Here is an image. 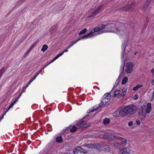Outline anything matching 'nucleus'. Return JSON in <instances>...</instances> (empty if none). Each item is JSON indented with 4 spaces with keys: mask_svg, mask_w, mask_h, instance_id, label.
<instances>
[{
    "mask_svg": "<svg viewBox=\"0 0 154 154\" xmlns=\"http://www.w3.org/2000/svg\"><path fill=\"white\" fill-rule=\"evenodd\" d=\"M119 79H118L117 80H116V82L115 83L114 87H116L117 86L118 83H119Z\"/></svg>",
    "mask_w": 154,
    "mask_h": 154,
    "instance_id": "obj_41",
    "label": "nucleus"
},
{
    "mask_svg": "<svg viewBox=\"0 0 154 154\" xmlns=\"http://www.w3.org/2000/svg\"><path fill=\"white\" fill-rule=\"evenodd\" d=\"M124 66L125 63H124L123 64H122L121 66V69L120 70V73L119 77L122 74V73L124 72Z\"/></svg>",
    "mask_w": 154,
    "mask_h": 154,
    "instance_id": "obj_22",
    "label": "nucleus"
},
{
    "mask_svg": "<svg viewBox=\"0 0 154 154\" xmlns=\"http://www.w3.org/2000/svg\"><path fill=\"white\" fill-rule=\"evenodd\" d=\"M106 26V25H102L101 26L97 27L94 29H92L91 30V32H92L93 35H96L97 34H101L104 32H105V31L99 32L97 33H94L98 32L100 30H101L104 29L105 28Z\"/></svg>",
    "mask_w": 154,
    "mask_h": 154,
    "instance_id": "obj_3",
    "label": "nucleus"
},
{
    "mask_svg": "<svg viewBox=\"0 0 154 154\" xmlns=\"http://www.w3.org/2000/svg\"><path fill=\"white\" fill-rule=\"evenodd\" d=\"M68 49L67 48V49H66L65 50H64L63 52H62L61 53H63H63L64 52H67V51H68Z\"/></svg>",
    "mask_w": 154,
    "mask_h": 154,
    "instance_id": "obj_54",
    "label": "nucleus"
},
{
    "mask_svg": "<svg viewBox=\"0 0 154 154\" xmlns=\"http://www.w3.org/2000/svg\"><path fill=\"white\" fill-rule=\"evenodd\" d=\"M134 66V64L132 63H128L127 68L126 69V73H129L132 71L133 68Z\"/></svg>",
    "mask_w": 154,
    "mask_h": 154,
    "instance_id": "obj_8",
    "label": "nucleus"
},
{
    "mask_svg": "<svg viewBox=\"0 0 154 154\" xmlns=\"http://www.w3.org/2000/svg\"><path fill=\"white\" fill-rule=\"evenodd\" d=\"M29 53L27 51L24 54V57H26V56Z\"/></svg>",
    "mask_w": 154,
    "mask_h": 154,
    "instance_id": "obj_50",
    "label": "nucleus"
},
{
    "mask_svg": "<svg viewBox=\"0 0 154 154\" xmlns=\"http://www.w3.org/2000/svg\"><path fill=\"white\" fill-rule=\"evenodd\" d=\"M32 49H31V47L27 51L29 53Z\"/></svg>",
    "mask_w": 154,
    "mask_h": 154,
    "instance_id": "obj_59",
    "label": "nucleus"
},
{
    "mask_svg": "<svg viewBox=\"0 0 154 154\" xmlns=\"http://www.w3.org/2000/svg\"><path fill=\"white\" fill-rule=\"evenodd\" d=\"M93 36H94V35H93L92 32L91 31L87 35H86L82 37L80 36L79 39L76 40L75 42H74V43H76L78 41H79L80 40L83 39L88 38H89L92 37Z\"/></svg>",
    "mask_w": 154,
    "mask_h": 154,
    "instance_id": "obj_10",
    "label": "nucleus"
},
{
    "mask_svg": "<svg viewBox=\"0 0 154 154\" xmlns=\"http://www.w3.org/2000/svg\"><path fill=\"white\" fill-rule=\"evenodd\" d=\"M116 139H117L121 140L122 143V144H126V140L125 138H123L121 137H119L116 138Z\"/></svg>",
    "mask_w": 154,
    "mask_h": 154,
    "instance_id": "obj_19",
    "label": "nucleus"
},
{
    "mask_svg": "<svg viewBox=\"0 0 154 154\" xmlns=\"http://www.w3.org/2000/svg\"><path fill=\"white\" fill-rule=\"evenodd\" d=\"M101 147H103L104 149H106L108 151L110 150V148L106 144L103 145Z\"/></svg>",
    "mask_w": 154,
    "mask_h": 154,
    "instance_id": "obj_30",
    "label": "nucleus"
},
{
    "mask_svg": "<svg viewBox=\"0 0 154 154\" xmlns=\"http://www.w3.org/2000/svg\"><path fill=\"white\" fill-rule=\"evenodd\" d=\"M135 122L138 125H139L140 124V122L139 120H136Z\"/></svg>",
    "mask_w": 154,
    "mask_h": 154,
    "instance_id": "obj_47",
    "label": "nucleus"
},
{
    "mask_svg": "<svg viewBox=\"0 0 154 154\" xmlns=\"http://www.w3.org/2000/svg\"><path fill=\"white\" fill-rule=\"evenodd\" d=\"M127 42L124 41L122 45V49L123 50V52L122 53V59L124 58L125 56V49L126 48V47L127 46Z\"/></svg>",
    "mask_w": 154,
    "mask_h": 154,
    "instance_id": "obj_13",
    "label": "nucleus"
},
{
    "mask_svg": "<svg viewBox=\"0 0 154 154\" xmlns=\"http://www.w3.org/2000/svg\"><path fill=\"white\" fill-rule=\"evenodd\" d=\"M120 92V90H116L114 92V95L113 97H115L116 96L119 94Z\"/></svg>",
    "mask_w": 154,
    "mask_h": 154,
    "instance_id": "obj_27",
    "label": "nucleus"
},
{
    "mask_svg": "<svg viewBox=\"0 0 154 154\" xmlns=\"http://www.w3.org/2000/svg\"><path fill=\"white\" fill-rule=\"evenodd\" d=\"M135 4V2H133L130 4L127 5L122 8V10L125 11H129Z\"/></svg>",
    "mask_w": 154,
    "mask_h": 154,
    "instance_id": "obj_11",
    "label": "nucleus"
},
{
    "mask_svg": "<svg viewBox=\"0 0 154 154\" xmlns=\"http://www.w3.org/2000/svg\"><path fill=\"white\" fill-rule=\"evenodd\" d=\"M139 116L141 119H143L146 117V114L145 112H143V109L140 112H139Z\"/></svg>",
    "mask_w": 154,
    "mask_h": 154,
    "instance_id": "obj_12",
    "label": "nucleus"
},
{
    "mask_svg": "<svg viewBox=\"0 0 154 154\" xmlns=\"http://www.w3.org/2000/svg\"><path fill=\"white\" fill-rule=\"evenodd\" d=\"M24 91H23V89L22 91H21V92L20 93L21 94H22V93Z\"/></svg>",
    "mask_w": 154,
    "mask_h": 154,
    "instance_id": "obj_63",
    "label": "nucleus"
},
{
    "mask_svg": "<svg viewBox=\"0 0 154 154\" xmlns=\"http://www.w3.org/2000/svg\"><path fill=\"white\" fill-rule=\"evenodd\" d=\"M124 113L125 114V116L127 115H131L134 113L137 109V107L133 105H130L123 107Z\"/></svg>",
    "mask_w": 154,
    "mask_h": 154,
    "instance_id": "obj_2",
    "label": "nucleus"
},
{
    "mask_svg": "<svg viewBox=\"0 0 154 154\" xmlns=\"http://www.w3.org/2000/svg\"><path fill=\"white\" fill-rule=\"evenodd\" d=\"M74 42H72L69 44V46L67 48H69L70 47H71L74 44Z\"/></svg>",
    "mask_w": 154,
    "mask_h": 154,
    "instance_id": "obj_46",
    "label": "nucleus"
},
{
    "mask_svg": "<svg viewBox=\"0 0 154 154\" xmlns=\"http://www.w3.org/2000/svg\"><path fill=\"white\" fill-rule=\"evenodd\" d=\"M113 145L116 148H118L119 146V145L117 143H113Z\"/></svg>",
    "mask_w": 154,
    "mask_h": 154,
    "instance_id": "obj_37",
    "label": "nucleus"
},
{
    "mask_svg": "<svg viewBox=\"0 0 154 154\" xmlns=\"http://www.w3.org/2000/svg\"><path fill=\"white\" fill-rule=\"evenodd\" d=\"M154 97V91H153V92L152 94V99L151 100V101L153 99Z\"/></svg>",
    "mask_w": 154,
    "mask_h": 154,
    "instance_id": "obj_51",
    "label": "nucleus"
},
{
    "mask_svg": "<svg viewBox=\"0 0 154 154\" xmlns=\"http://www.w3.org/2000/svg\"><path fill=\"white\" fill-rule=\"evenodd\" d=\"M38 75H37L36 74V75H34L33 77L32 78V79H31L29 81V84H30L33 81V80L35 79V78H36V77H37V76Z\"/></svg>",
    "mask_w": 154,
    "mask_h": 154,
    "instance_id": "obj_32",
    "label": "nucleus"
},
{
    "mask_svg": "<svg viewBox=\"0 0 154 154\" xmlns=\"http://www.w3.org/2000/svg\"><path fill=\"white\" fill-rule=\"evenodd\" d=\"M64 4H62L60 5H54V8L53 10V12H57L59 11L62 10L64 9L65 7Z\"/></svg>",
    "mask_w": 154,
    "mask_h": 154,
    "instance_id": "obj_6",
    "label": "nucleus"
},
{
    "mask_svg": "<svg viewBox=\"0 0 154 154\" xmlns=\"http://www.w3.org/2000/svg\"><path fill=\"white\" fill-rule=\"evenodd\" d=\"M32 49H31V47L27 51L29 53Z\"/></svg>",
    "mask_w": 154,
    "mask_h": 154,
    "instance_id": "obj_58",
    "label": "nucleus"
},
{
    "mask_svg": "<svg viewBox=\"0 0 154 154\" xmlns=\"http://www.w3.org/2000/svg\"><path fill=\"white\" fill-rule=\"evenodd\" d=\"M48 46L46 45H44L42 47V48L41 49V51L44 52L45 51H46L48 49Z\"/></svg>",
    "mask_w": 154,
    "mask_h": 154,
    "instance_id": "obj_25",
    "label": "nucleus"
},
{
    "mask_svg": "<svg viewBox=\"0 0 154 154\" xmlns=\"http://www.w3.org/2000/svg\"><path fill=\"white\" fill-rule=\"evenodd\" d=\"M5 68V66H3L2 68L0 69V78L1 77L2 75L4 73V72L5 71V70H4L3 72V71Z\"/></svg>",
    "mask_w": 154,
    "mask_h": 154,
    "instance_id": "obj_26",
    "label": "nucleus"
},
{
    "mask_svg": "<svg viewBox=\"0 0 154 154\" xmlns=\"http://www.w3.org/2000/svg\"><path fill=\"white\" fill-rule=\"evenodd\" d=\"M103 103H106L108 102H109L110 100V99L108 97H106L105 96H103Z\"/></svg>",
    "mask_w": 154,
    "mask_h": 154,
    "instance_id": "obj_15",
    "label": "nucleus"
},
{
    "mask_svg": "<svg viewBox=\"0 0 154 154\" xmlns=\"http://www.w3.org/2000/svg\"><path fill=\"white\" fill-rule=\"evenodd\" d=\"M123 107H121L118 109L116 110L113 114V116L115 117L122 116H125V114L124 113Z\"/></svg>",
    "mask_w": 154,
    "mask_h": 154,
    "instance_id": "obj_4",
    "label": "nucleus"
},
{
    "mask_svg": "<svg viewBox=\"0 0 154 154\" xmlns=\"http://www.w3.org/2000/svg\"><path fill=\"white\" fill-rule=\"evenodd\" d=\"M149 3H147V2H146V3L143 6V8L144 10H146L148 7L149 4Z\"/></svg>",
    "mask_w": 154,
    "mask_h": 154,
    "instance_id": "obj_28",
    "label": "nucleus"
},
{
    "mask_svg": "<svg viewBox=\"0 0 154 154\" xmlns=\"http://www.w3.org/2000/svg\"><path fill=\"white\" fill-rule=\"evenodd\" d=\"M63 54V53H61L59 54H58L56 56V57L54 58V60H56L59 57L61 56Z\"/></svg>",
    "mask_w": 154,
    "mask_h": 154,
    "instance_id": "obj_33",
    "label": "nucleus"
},
{
    "mask_svg": "<svg viewBox=\"0 0 154 154\" xmlns=\"http://www.w3.org/2000/svg\"><path fill=\"white\" fill-rule=\"evenodd\" d=\"M20 96L19 95L18 96V97H17V99H18L20 98Z\"/></svg>",
    "mask_w": 154,
    "mask_h": 154,
    "instance_id": "obj_62",
    "label": "nucleus"
},
{
    "mask_svg": "<svg viewBox=\"0 0 154 154\" xmlns=\"http://www.w3.org/2000/svg\"><path fill=\"white\" fill-rule=\"evenodd\" d=\"M143 85H137L136 86L134 87L133 88V90L134 91H135L138 90L139 88H141L143 86Z\"/></svg>",
    "mask_w": 154,
    "mask_h": 154,
    "instance_id": "obj_23",
    "label": "nucleus"
},
{
    "mask_svg": "<svg viewBox=\"0 0 154 154\" xmlns=\"http://www.w3.org/2000/svg\"><path fill=\"white\" fill-rule=\"evenodd\" d=\"M97 109H98V107H96L95 108H93V109L91 111V112L89 111V112H91L97 110Z\"/></svg>",
    "mask_w": 154,
    "mask_h": 154,
    "instance_id": "obj_48",
    "label": "nucleus"
},
{
    "mask_svg": "<svg viewBox=\"0 0 154 154\" xmlns=\"http://www.w3.org/2000/svg\"><path fill=\"white\" fill-rule=\"evenodd\" d=\"M57 28V26L56 25H54L52 27H51L50 29L51 30H55Z\"/></svg>",
    "mask_w": 154,
    "mask_h": 154,
    "instance_id": "obj_38",
    "label": "nucleus"
},
{
    "mask_svg": "<svg viewBox=\"0 0 154 154\" xmlns=\"http://www.w3.org/2000/svg\"><path fill=\"white\" fill-rule=\"evenodd\" d=\"M7 112H6V111L3 114V116H4L5 114Z\"/></svg>",
    "mask_w": 154,
    "mask_h": 154,
    "instance_id": "obj_61",
    "label": "nucleus"
},
{
    "mask_svg": "<svg viewBox=\"0 0 154 154\" xmlns=\"http://www.w3.org/2000/svg\"><path fill=\"white\" fill-rule=\"evenodd\" d=\"M21 95H22L20 93V94L19 95V96L20 97L21 96Z\"/></svg>",
    "mask_w": 154,
    "mask_h": 154,
    "instance_id": "obj_64",
    "label": "nucleus"
},
{
    "mask_svg": "<svg viewBox=\"0 0 154 154\" xmlns=\"http://www.w3.org/2000/svg\"><path fill=\"white\" fill-rule=\"evenodd\" d=\"M56 141L57 142L61 143L63 142V139L62 137L59 136L56 138Z\"/></svg>",
    "mask_w": 154,
    "mask_h": 154,
    "instance_id": "obj_17",
    "label": "nucleus"
},
{
    "mask_svg": "<svg viewBox=\"0 0 154 154\" xmlns=\"http://www.w3.org/2000/svg\"><path fill=\"white\" fill-rule=\"evenodd\" d=\"M112 93V91H111V92L109 93H106L103 96H106V97H108V95H110V94Z\"/></svg>",
    "mask_w": 154,
    "mask_h": 154,
    "instance_id": "obj_45",
    "label": "nucleus"
},
{
    "mask_svg": "<svg viewBox=\"0 0 154 154\" xmlns=\"http://www.w3.org/2000/svg\"><path fill=\"white\" fill-rule=\"evenodd\" d=\"M128 81V78L127 77L125 76L122 79V84L124 85Z\"/></svg>",
    "mask_w": 154,
    "mask_h": 154,
    "instance_id": "obj_20",
    "label": "nucleus"
},
{
    "mask_svg": "<svg viewBox=\"0 0 154 154\" xmlns=\"http://www.w3.org/2000/svg\"><path fill=\"white\" fill-rule=\"evenodd\" d=\"M151 104L150 103H148L147 104V108H151Z\"/></svg>",
    "mask_w": 154,
    "mask_h": 154,
    "instance_id": "obj_42",
    "label": "nucleus"
},
{
    "mask_svg": "<svg viewBox=\"0 0 154 154\" xmlns=\"http://www.w3.org/2000/svg\"><path fill=\"white\" fill-rule=\"evenodd\" d=\"M122 90V92L118 96L119 99L122 98L125 96L126 93V90L125 89H123Z\"/></svg>",
    "mask_w": 154,
    "mask_h": 154,
    "instance_id": "obj_14",
    "label": "nucleus"
},
{
    "mask_svg": "<svg viewBox=\"0 0 154 154\" xmlns=\"http://www.w3.org/2000/svg\"><path fill=\"white\" fill-rule=\"evenodd\" d=\"M87 31V29L85 28L82 30H81L79 33V35H81L82 34L85 33Z\"/></svg>",
    "mask_w": 154,
    "mask_h": 154,
    "instance_id": "obj_29",
    "label": "nucleus"
},
{
    "mask_svg": "<svg viewBox=\"0 0 154 154\" xmlns=\"http://www.w3.org/2000/svg\"><path fill=\"white\" fill-rule=\"evenodd\" d=\"M120 23L118 22H113L112 23H109L107 24V28L110 30L107 32L118 33L121 31V29L120 27H118V25H119Z\"/></svg>",
    "mask_w": 154,
    "mask_h": 154,
    "instance_id": "obj_1",
    "label": "nucleus"
},
{
    "mask_svg": "<svg viewBox=\"0 0 154 154\" xmlns=\"http://www.w3.org/2000/svg\"><path fill=\"white\" fill-rule=\"evenodd\" d=\"M104 138L107 140H109L113 139V138H116L114 135H112L111 133H105L104 134Z\"/></svg>",
    "mask_w": 154,
    "mask_h": 154,
    "instance_id": "obj_9",
    "label": "nucleus"
},
{
    "mask_svg": "<svg viewBox=\"0 0 154 154\" xmlns=\"http://www.w3.org/2000/svg\"><path fill=\"white\" fill-rule=\"evenodd\" d=\"M77 128L75 126H73L72 128L70 129V132L71 133H74L75 132L77 129Z\"/></svg>",
    "mask_w": 154,
    "mask_h": 154,
    "instance_id": "obj_21",
    "label": "nucleus"
},
{
    "mask_svg": "<svg viewBox=\"0 0 154 154\" xmlns=\"http://www.w3.org/2000/svg\"><path fill=\"white\" fill-rule=\"evenodd\" d=\"M87 122L86 121L83 120L82 119L80 121L78 122L77 124V126L78 128H87L88 126L86 124Z\"/></svg>",
    "mask_w": 154,
    "mask_h": 154,
    "instance_id": "obj_7",
    "label": "nucleus"
},
{
    "mask_svg": "<svg viewBox=\"0 0 154 154\" xmlns=\"http://www.w3.org/2000/svg\"><path fill=\"white\" fill-rule=\"evenodd\" d=\"M38 43V41H36L31 46V49H32L34 48L37 45Z\"/></svg>",
    "mask_w": 154,
    "mask_h": 154,
    "instance_id": "obj_34",
    "label": "nucleus"
},
{
    "mask_svg": "<svg viewBox=\"0 0 154 154\" xmlns=\"http://www.w3.org/2000/svg\"><path fill=\"white\" fill-rule=\"evenodd\" d=\"M151 108H146V112L149 113L150 112Z\"/></svg>",
    "mask_w": 154,
    "mask_h": 154,
    "instance_id": "obj_39",
    "label": "nucleus"
},
{
    "mask_svg": "<svg viewBox=\"0 0 154 154\" xmlns=\"http://www.w3.org/2000/svg\"><path fill=\"white\" fill-rule=\"evenodd\" d=\"M14 103H11V104L10 105L9 107L8 108V109L7 110H6V112H8V110L10 109L12 107L14 106Z\"/></svg>",
    "mask_w": 154,
    "mask_h": 154,
    "instance_id": "obj_35",
    "label": "nucleus"
},
{
    "mask_svg": "<svg viewBox=\"0 0 154 154\" xmlns=\"http://www.w3.org/2000/svg\"><path fill=\"white\" fill-rule=\"evenodd\" d=\"M133 122L132 121H130L128 123V125L130 126H131L133 125Z\"/></svg>",
    "mask_w": 154,
    "mask_h": 154,
    "instance_id": "obj_43",
    "label": "nucleus"
},
{
    "mask_svg": "<svg viewBox=\"0 0 154 154\" xmlns=\"http://www.w3.org/2000/svg\"><path fill=\"white\" fill-rule=\"evenodd\" d=\"M98 13L99 12H98V11H97V10H95L92 14L88 18H90L91 17H94L96 16Z\"/></svg>",
    "mask_w": 154,
    "mask_h": 154,
    "instance_id": "obj_24",
    "label": "nucleus"
},
{
    "mask_svg": "<svg viewBox=\"0 0 154 154\" xmlns=\"http://www.w3.org/2000/svg\"><path fill=\"white\" fill-rule=\"evenodd\" d=\"M110 122V120L109 119L107 118H105L103 121V123L104 125H107Z\"/></svg>",
    "mask_w": 154,
    "mask_h": 154,
    "instance_id": "obj_16",
    "label": "nucleus"
},
{
    "mask_svg": "<svg viewBox=\"0 0 154 154\" xmlns=\"http://www.w3.org/2000/svg\"><path fill=\"white\" fill-rule=\"evenodd\" d=\"M103 6V5H101L100 6H99L98 7V8H97V11H98V12H99V11H100V10L102 8V7Z\"/></svg>",
    "mask_w": 154,
    "mask_h": 154,
    "instance_id": "obj_40",
    "label": "nucleus"
},
{
    "mask_svg": "<svg viewBox=\"0 0 154 154\" xmlns=\"http://www.w3.org/2000/svg\"><path fill=\"white\" fill-rule=\"evenodd\" d=\"M30 84H29V83H28L26 85V86L23 88V91H24Z\"/></svg>",
    "mask_w": 154,
    "mask_h": 154,
    "instance_id": "obj_44",
    "label": "nucleus"
},
{
    "mask_svg": "<svg viewBox=\"0 0 154 154\" xmlns=\"http://www.w3.org/2000/svg\"><path fill=\"white\" fill-rule=\"evenodd\" d=\"M151 83L152 84V85H154V78L152 81Z\"/></svg>",
    "mask_w": 154,
    "mask_h": 154,
    "instance_id": "obj_53",
    "label": "nucleus"
},
{
    "mask_svg": "<svg viewBox=\"0 0 154 154\" xmlns=\"http://www.w3.org/2000/svg\"><path fill=\"white\" fill-rule=\"evenodd\" d=\"M151 72L153 74V75H154V69H153L152 70H151Z\"/></svg>",
    "mask_w": 154,
    "mask_h": 154,
    "instance_id": "obj_55",
    "label": "nucleus"
},
{
    "mask_svg": "<svg viewBox=\"0 0 154 154\" xmlns=\"http://www.w3.org/2000/svg\"><path fill=\"white\" fill-rule=\"evenodd\" d=\"M151 1V0H146V2L147 3H150Z\"/></svg>",
    "mask_w": 154,
    "mask_h": 154,
    "instance_id": "obj_57",
    "label": "nucleus"
},
{
    "mask_svg": "<svg viewBox=\"0 0 154 154\" xmlns=\"http://www.w3.org/2000/svg\"><path fill=\"white\" fill-rule=\"evenodd\" d=\"M18 100V99H16V100L13 102V103H15Z\"/></svg>",
    "mask_w": 154,
    "mask_h": 154,
    "instance_id": "obj_60",
    "label": "nucleus"
},
{
    "mask_svg": "<svg viewBox=\"0 0 154 154\" xmlns=\"http://www.w3.org/2000/svg\"><path fill=\"white\" fill-rule=\"evenodd\" d=\"M48 66V65H44L43 67H42L40 69V70L38 71V72H37L36 73V75H38L39 73L41 72V71L43 70L47 66Z\"/></svg>",
    "mask_w": 154,
    "mask_h": 154,
    "instance_id": "obj_31",
    "label": "nucleus"
},
{
    "mask_svg": "<svg viewBox=\"0 0 154 154\" xmlns=\"http://www.w3.org/2000/svg\"><path fill=\"white\" fill-rule=\"evenodd\" d=\"M71 126H69V127H67V128L65 130H64L65 131H67V130L68 129H70L71 128Z\"/></svg>",
    "mask_w": 154,
    "mask_h": 154,
    "instance_id": "obj_56",
    "label": "nucleus"
},
{
    "mask_svg": "<svg viewBox=\"0 0 154 154\" xmlns=\"http://www.w3.org/2000/svg\"><path fill=\"white\" fill-rule=\"evenodd\" d=\"M54 60H54V59L53 60H52L49 63H48L47 64V65H48L49 64H50L51 63L53 62H54Z\"/></svg>",
    "mask_w": 154,
    "mask_h": 154,
    "instance_id": "obj_52",
    "label": "nucleus"
},
{
    "mask_svg": "<svg viewBox=\"0 0 154 154\" xmlns=\"http://www.w3.org/2000/svg\"><path fill=\"white\" fill-rule=\"evenodd\" d=\"M138 95L137 94H136L132 97V99L134 100H136L138 99Z\"/></svg>",
    "mask_w": 154,
    "mask_h": 154,
    "instance_id": "obj_36",
    "label": "nucleus"
},
{
    "mask_svg": "<svg viewBox=\"0 0 154 154\" xmlns=\"http://www.w3.org/2000/svg\"><path fill=\"white\" fill-rule=\"evenodd\" d=\"M73 152L74 154H87L86 151L80 147L75 148Z\"/></svg>",
    "mask_w": 154,
    "mask_h": 154,
    "instance_id": "obj_5",
    "label": "nucleus"
},
{
    "mask_svg": "<svg viewBox=\"0 0 154 154\" xmlns=\"http://www.w3.org/2000/svg\"><path fill=\"white\" fill-rule=\"evenodd\" d=\"M122 154H131L130 153L129 150H128L126 148H125L122 149Z\"/></svg>",
    "mask_w": 154,
    "mask_h": 154,
    "instance_id": "obj_18",
    "label": "nucleus"
},
{
    "mask_svg": "<svg viewBox=\"0 0 154 154\" xmlns=\"http://www.w3.org/2000/svg\"><path fill=\"white\" fill-rule=\"evenodd\" d=\"M104 103H103V100H102L101 103H100L99 104V106H102L104 104Z\"/></svg>",
    "mask_w": 154,
    "mask_h": 154,
    "instance_id": "obj_49",
    "label": "nucleus"
}]
</instances>
